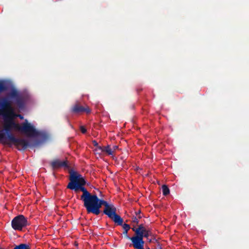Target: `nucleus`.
<instances>
[{"label":"nucleus","mask_w":249,"mask_h":249,"mask_svg":"<svg viewBox=\"0 0 249 249\" xmlns=\"http://www.w3.org/2000/svg\"><path fill=\"white\" fill-rule=\"evenodd\" d=\"M10 99L15 101V104L19 109L25 107V100L23 96L17 89H13L8 93L7 97L0 100V114L4 117L3 130L0 131V142L9 146L14 145L16 147L22 146L23 150L26 149L29 145L28 141L24 139L17 138L12 133V129L21 131L30 136H37L38 132L34 126L26 122L21 126L14 121L16 116L12 102Z\"/></svg>","instance_id":"nucleus-1"},{"label":"nucleus","mask_w":249,"mask_h":249,"mask_svg":"<svg viewBox=\"0 0 249 249\" xmlns=\"http://www.w3.org/2000/svg\"><path fill=\"white\" fill-rule=\"evenodd\" d=\"M69 179L70 182L67 188L75 192L80 190L83 192L81 199L84 202V206L86 208L87 213L97 215L99 214L102 205L98 203V197L96 195H91L84 187L86 181L82 175L76 172L71 171Z\"/></svg>","instance_id":"nucleus-2"},{"label":"nucleus","mask_w":249,"mask_h":249,"mask_svg":"<svg viewBox=\"0 0 249 249\" xmlns=\"http://www.w3.org/2000/svg\"><path fill=\"white\" fill-rule=\"evenodd\" d=\"M98 203L102 206H105L103 211L104 214L107 215L110 219L113 221L118 225H122L123 224V219L116 213V208L113 204L108 203L107 201L100 199L98 198Z\"/></svg>","instance_id":"nucleus-3"},{"label":"nucleus","mask_w":249,"mask_h":249,"mask_svg":"<svg viewBox=\"0 0 249 249\" xmlns=\"http://www.w3.org/2000/svg\"><path fill=\"white\" fill-rule=\"evenodd\" d=\"M28 225L27 219L23 215H18L15 217L11 222L12 228L17 231H21L23 228Z\"/></svg>","instance_id":"nucleus-4"},{"label":"nucleus","mask_w":249,"mask_h":249,"mask_svg":"<svg viewBox=\"0 0 249 249\" xmlns=\"http://www.w3.org/2000/svg\"><path fill=\"white\" fill-rule=\"evenodd\" d=\"M71 111L74 113H80L83 112H85L87 113L90 112V110L89 107H85L78 103L74 105L71 109Z\"/></svg>","instance_id":"nucleus-5"},{"label":"nucleus","mask_w":249,"mask_h":249,"mask_svg":"<svg viewBox=\"0 0 249 249\" xmlns=\"http://www.w3.org/2000/svg\"><path fill=\"white\" fill-rule=\"evenodd\" d=\"M51 164L53 169H57L61 167H64L66 169L69 168L67 160L61 161L59 160H55L51 162Z\"/></svg>","instance_id":"nucleus-6"},{"label":"nucleus","mask_w":249,"mask_h":249,"mask_svg":"<svg viewBox=\"0 0 249 249\" xmlns=\"http://www.w3.org/2000/svg\"><path fill=\"white\" fill-rule=\"evenodd\" d=\"M126 238L130 239L133 243V247L137 249H142L143 248L144 241L142 239L137 237H129L126 236Z\"/></svg>","instance_id":"nucleus-7"},{"label":"nucleus","mask_w":249,"mask_h":249,"mask_svg":"<svg viewBox=\"0 0 249 249\" xmlns=\"http://www.w3.org/2000/svg\"><path fill=\"white\" fill-rule=\"evenodd\" d=\"M143 237L148 238V236L152 235L151 230L149 228H146L144 230H143Z\"/></svg>","instance_id":"nucleus-8"},{"label":"nucleus","mask_w":249,"mask_h":249,"mask_svg":"<svg viewBox=\"0 0 249 249\" xmlns=\"http://www.w3.org/2000/svg\"><path fill=\"white\" fill-rule=\"evenodd\" d=\"M103 152H106L108 155H112L113 154V151L108 145L107 146H104Z\"/></svg>","instance_id":"nucleus-9"},{"label":"nucleus","mask_w":249,"mask_h":249,"mask_svg":"<svg viewBox=\"0 0 249 249\" xmlns=\"http://www.w3.org/2000/svg\"><path fill=\"white\" fill-rule=\"evenodd\" d=\"M162 191L163 196H167L169 194L170 190L168 187L166 185H163L162 186Z\"/></svg>","instance_id":"nucleus-10"},{"label":"nucleus","mask_w":249,"mask_h":249,"mask_svg":"<svg viewBox=\"0 0 249 249\" xmlns=\"http://www.w3.org/2000/svg\"><path fill=\"white\" fill-rule=\"evenodd\" d=\"M29 245L26 244H20L16 246L13 249H28Z\"/></svg>","instance_id":"nucleus-11"},{"label":"nucleus","mask_w":249,"mask_h":249,"mask_svg":"<svg viewBox=\"0 0 249 249\" xmlns=\"http://www.w3.org/2000/svg\"><path fill=\"white\" fill-rule=\"evenodd\" d=\"M135 234H136V236H134V237H137L139 239H143V231H139V230H136Z\"/></svg>","instance_id":"nucleus-12"},{"label":"nucleus","mask_w":249,"mask_h":249,"mask_svg":"<svg viewBox=\"0 0 249 249\" xmlns=\"http://www.w3.org/2000/svg\"><path fill=\"white\" fill-rule=\"evenodd\" d=\"M7 87L6 86L5 82L3 81H0V92H3L7 90Z\"/></svg>","instance_id":"nucleus-13"},{"label":"nucleus","mask_w":249,"mask_h":249,"mask_svg":"<svg viewBox=\"0 0 249 249\" xmlns=\"http://www.w3.org/2000/svg\"><path fill=\"white\" fill-rule=\"evenodd\" d=\"M121 226H123V229H124V230H125L126 231H128L129 230V229H130V226L127 224H122V225Z\"/></svg>","instance_id":"nucleus-14"},{"label":"nucleus","mask_w":249,"mask_h":249,"mask_svg":"<svg viewBox=\"0 0 249 249\" xmlns=\"http://www.w3.org/2000/svg\"><path fill=\"white\" fill-rule=\"evenodd\" d=\"M140 218H138L137 216H133L132 217V222L133 223H135L137 225L139 223V219Z\"/></svg>","instance_id":"nucleus-15"},{"label":"nucleus","mask_w":249,"mask_h":249,"mask_svg":"<svg viewBox=\"0 0 249 249\" xmlns=\"http://www.w3.org/2000/svg\"><path fill=\"white\" fill-rule=\"evenodd\" d=\"M145 229H146V228H145L143 226V224H141L138 226V228L137 229H136V230H139V231H142L143 230H144Z\"/></svg>","instance_id":"nucleus-16"},{"label":"nucleus","mask_w":249,"mask_h":249,"mask_svg":"<svg viewBox=\"0 0 249 249\" xmlns=\"http://www.w3.org/2000/svg\"><path fill=\"white\" fill-rule=\"evenodd\" d=\"M136 215L135 216H137L138 218H141L142 217L141 215V211L140 210H138L137 212H135Z\"/></svg>","instance_id":"nucleus-17"},{"label":"nucleus","mask_w":249,"mask_h":249,"mask_svg":"<svg viewBox=\"0 0 249 249\" xmlns=\"http://www.w3.org/2000/svg\"><path fill=\"white\" fill-rule=\"evenodd\" d=\"M80 130L81 132L83 134L86 133V132H87V129L84 126H80Z\"/></svg>","instance_id":"nucleus-18"},{"label":"nucleus","mask_w":249,"mask_h":249,"mask_svg":"<svg viewBox=\"0 0 249 249\" xmlns=\"http://www.w3.org/2000/svg\"><path fill=\"white\" fill-rule=\"evenodd\" d=\"M103 148H104V146H101L98 145V146L96 147V151H100L101 152H103Z\"/></svg>","instance_id":"nucleus-19"},{"label":"nucleus","mask_w":249,"mask_h":249,"mask_svg":"<svg viewBox=\"0 0 249 249\" xmlns=\"http://www.w3.org/2000/svg\"><path fill=\"white\" fill-rule=\"evenodd\" d=\"M92 143L94 146L97 147L98 145V142L95 140L92 141Z\"/></svg>","instance_id":"nucleus-20"},{"label":"nucleus","mask_w":249,"mask_h":249,"mask_svg":"<svg viewBox=\"0 0 249 249\" xmlns=\"http://www.w3.org/2000/svg\"><path fill=\"white\" fill-rule=\"evenodd\" d=\"M127 232H128V231H126L124 230V232H123V233H124V235H125V237H126V236H128V235H127Z\"/></svg>","instance_id":"nucleus-21"},{"label":"nucleus","mask_w":249,"mask_h":249,"mask_svg":"<svg viewBox=\"0 0 249 249\" xmlns=\"http://www.w3.org/2000/svg\"><path fill=\"white\" fill-rule=\"evenodd\" d=\"M118 148L117 146H115L113 147L114 150H115Z\"/></svg>","instance_id":"nucleus-22"},{"label":"nucleus","mask_w":249,"mask_h":249,"mask_svg":"<svg viewBox=\"0 0 249 249\" xmlns=\"http://www.w3.org/2000/svg\"><path fill=\"white\" fill-rule=\"evenodd\" d=\"M18 116L19 117V118H20V119H22V118H23V116H21V115H18Z\"/></svg>","instance_id":"nucleus-23"},{"label":"nucleus","mask_w":249,"mask_h":249,"mask_svg":"<svg viewBox=\"0 0 249 249\" xmlns=\"http://www.w3.org/2000/svg\"><path fill=\"white\" fill-rule=\"evenodd\" d=\"M132 230H133L134 231H135H135H136V229H135V228H132Z\"/></svg>","instance_id":"nucleus-24"},{"label":"nucleus","mask_w":249,"mask_h":249,"mask_svg":"<svg viewBox=\"0 0 249 249\" xmlns=\"http://www.w3.org/2000/svg\"><path fill=\"white\" fill-rule=\"evenodd\" d=\"M28 249H31V247L30 246V245H29V247H28Z\"/></svg>","instance_id":"nucleus-25"},{"label":"nucleus","mask_w":249,"mask_h":249,"mask_svg":"<svg viewBox=\"0 0 249 249\" xmlns=\"http://www.w3.org/2000/svg\"><path fill=\"white\" fill-rule=\"evenodd\" d=\"M158 249H162L161 248V247L160 246V248Z\"/></svg>","instance_id":"nucleus-26"}]
</instances>
